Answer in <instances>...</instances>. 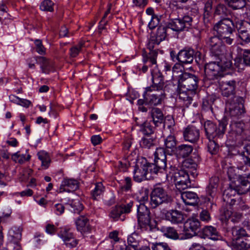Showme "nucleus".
<instances>
[{"mask_svg": "<svg viewBox=\"0 0 250 250\" xmlns=\"http://www.w3.org/2000/svg\"><path fill=\"white\" fill-rule=\"evenodd\" d=\"M217 35L220 37L227 44H232L234 38L233 33L235 32V25L230 19L220 20L213 27Z\"/></svg>", "mask_w": 250, "mask_h": 250, "instance_id": "1", "label": "nucleus"}, {"mask_svg": "<svg viewBox=\"0 0 250 250\" xmlns=\"http://www.w3.org/2000/svg\"><path fill=\"white\" fill-rule=\"evenodd\" d=\"M230 14V11L223 3H219L215 6L214 15L218 17L220 20L230 19L228 16Z\"/></svg>", "mask_w": 250, "mask_h": 250, "instance_id": "24", "label": "nucleus"}, {"mask_svg": "<svg viewBox=\"0 0 250 250\" xmlns=\"http://www.w3.org/2000/svg\"><path fill=\"white\" fill-rule=\"evenodd\" d=\"M233 9L242 8L246 5V0H224Z\"/></svg>", "mask_w": 250, "mask_h": 250, "instance_id": "41", "label": "nucleus"}, {"mask_svg": "<svg viewBox=\"0 0 250 250\" xmlns=\"http://www.w3.org/2000/svg\"><path fill=\"white\" fill-rule=\"evenodd\" d=\"M39 159L42 162V167L44 169L47 168L51 162L49 154L44 151H41L37 154Z\"/></svg>", "mask_w": 250, "mask_h": 250, "instance_id": "36", "label": "nucleus"}, {"mask_svg": "<svg viewBox=\"0 0 250 250\" xmlns=\"http://www.w3.org/2000/svg\"><path fill=\"white\" fill-rule=\"evenodd\" d=\"M79 188L78 182L73 179H64L60 186L59 192H72Z\"/></svg>", "mask_w": 250, "mask_h": 250, "instance_id": "20", "label": "nucleus"}, {"mask_svg": "<svg viewBox=\"0 0 250 250\" xmlns=\"http://www.w3.org/2000/svg\"><path fill=\"white\" fill-rule=\"evenodd\" d=\"M222 41L223 40L217 35L210 37L208 42V44L209 49L218 45L221 44V43H222Z\"/></svg>", "mask_w": 250, "mask_h": 250, "instance_id": "51", "label": "nucleus"}, {"mask_svg": "<svg viewBox=\"0 0 250 250\" xmlns=\"http://www.w3.org/2000/svg\"><path fill=\"white\" fill-rule=\"evenodd\" d=\"M129 246L138 249L139 246V236L136 233H133L127 238Z\"/></svg>", "mask_w": 250, "mask_h": 250, "instance_id": "46", "label": "nucleus"}, {"mask_svg": "<svg viewBox=\"0 0 250 250\" xmlns=\"http://www.w3.org/2000/svg\"><path fill=\"white\" fill-rule=\"evenodd\" d=\"M193 147L190 145H181L176 148L175 153L179 158H185L192 152Z\"/></svg>", "mask_w": 250, "mask_h": 250, "instance_id": "33", "label": "nucleus"}, {"mask_svg": "<svg viewBox=\"0 0 250 250\" xmlns=\"http://www.w3.org/2000/svg\"><path fill=\"white\" fill-rule=\"evenodd\" d=\"M149 172V166L146 159L141 158L137 160L134 169V180L141 182L147 179L146 175Z\"/></svg>", "mask_w": 250, "mask_h": 250, "instance_id": "9", "label": "nucleus"}, {"mask_svg": "<svg viewBox=\"0 0 250 250\" xmlns=\"http://www.w3.org/2000/svg\"><path fill=\"white\" fill-rule=\"evenodd\" d=\"M162 231L164 232V235L168 238L176 240L179 239V235L176 230L172 227L163 228Z\"/></svg>", "mask_w": 250, "mask_h": 250, "instance_id": "40", "label": "nucleus"}, {"mask_svg": "<svg viewBox=\"0 0 250 250\" xmlns=\"http://www.w3.org/2000/svg\"><path fill=\"white\" fill-rule=\"evenodd\" d=\"M22 229L21 226H13L9 230L8 236L9 240L17 244L21 239Z\"/></svg>", "mask_w": 250, "mask_h": 250, "instance_id": "27", "label": "nucleus"}, {"mask_svg": "<svg viewBox=\"0 0 250 250\" xmlns=\"http://www.w3.org/2000/svg\"><path fill=\"white\" fill-rule=\"evenodd\" d=\"M180 197L183 202L188 205H195L199 201L198 195L195 192L192 191L181 192Z\"/></svg>", "mask_w": 250, "mask_h": 250, "instance_id": "21", "label": "nucleus"}, {"mask_svg": "<svg viewBox=\"0 0 250 250\" xmlns=\"http://www.w3.org/2000/svg\"><path fill=\"white\" fill-rule=\"evenodd\" d=\"M59 236L62 239L64 243L68 239L74 237L73 234L70 231L69 229H63L59 233Z\"/></svg>", "mask_w": 250, "mask_h": 250, "instance_id": "52", "label": "nucleus"}, {"mask_svg": "<svg viewBox=\"0 0 250 250\" xmlns=\"http://www.w3.org/2000/svg\"><path fill=\"white\" fill-rule=\"evenodd\" d=\"M208 152L211 155H215L219 151V146L215 140L212 139L209 140L208 144Z\"/></svg>", "mask_w": 250, "mask_h": 250, "instance_id": "50", "label": "nucleus"}, {"mask_svg": "<svg viewBox=\"0 0 250 250\" xmlns=\"http://www.w3.org/2000/svg\"><path fill=\"white\" fill-rule=\"evenodd\" d=\"M194 59H195V61L196 63L199 65L205 66L206 64L205 63L204 55L199 51H196V52H194Z\"/></svg>", "mask_w": 250, "mask_h": 250, "instance_id": "57", "label": "nucleus"}, {"mask_svg": "<svg viewBox=\"0 0 250 250\" xmlns=\"http://www.w3.org/2000/svg\"><path fill=\"white\" fill-rule=\"evenodd\" d=\"M183 136L186 141L195 143L199 139V130L193 126H188L183 131Z\"/></svg>", "mask_w": 250, "mask_h": 250, "instance_id": "18", "label": "nucleus"}, {"mask_svg": "<svg viewBox=\"0 0 250 250\" xmlns=\"http://www.w3.org/2000/svg\"><path fill=\"white\" fill-rule=\"evenodd\" d=\"M204 71L206 78L209 80H217L224 75L219 63L216 62L206 63L204 66Z\"/></svg>", "mask_w": 250, "mask_h": 250, "instance_id": "11", "label": "nucleus"}, {"mask_svg": "<svg viewBox=\"0 0 250 250\" xmlns=\"http://www.w3.org/2000/svg\"><path fill=\"white\" fill-rule=\"evenodd\" d=\"M238 83L239 82L234 79L222 82L220 84L222 95L224 97H231L230 98L236 97V89Z\"/></svg>", "mask_w": 250, "mask_h": 250, "instance_id": "14", "label": "nucleus"}, {"mask_svg": "<svg viewBox=\"0 0 250 250\" xmlns=\"http://www.w3.org/2000/svg\"><path fill=\"white\" fill-rule=\"evenodd\" d=\"M238 250H250V243L246 241H242L237 244Z\"/></svg>", "mask_w": 250, "mask_h": 250, "instance_id": "64", "label": "nucleus"}, {"mask_svg": "<svg viewBox=\"0 0 250 250\" xmlns=\"http://www.w3.org/2000/svg\"><path fill=\"white\" fill-rule=\"evenodd\" d=\"M220 56V61L217 62L219 63V65L221 67V70L223 72L227 69H229L231 67L232 62L230 59L225 58L223 55Z\"/></svg>", "mask_w": 250, "mask_h": 250, "instance_id": "47", "label": "nucleus"}, {"mask_svg": "<svg viewBox=\"0 0 250 250\" xmlns=\"http://www.w3.org/2000/svg\"><path fill=\"white\" fill-rule=\"evenodd\" d=\"M169 28L164 26H160L158 27L157 32L154 37L157 38L158 42H160L165 40L167 36V30Z\"/></svg>", "mask_w": 250, "mask_h": 250, "instance_id": "44", "label": "nucleus"}, {"mask_svg": "<svg viewBox=\"0 0 250 250\" xmlns=\"http://www.w3.org/2000/svg\"><path fill=\"white\" fill-rule=\"evenodd\" d=\"M68 205L71 208L70 210L74 213H79L83 208V206L79 198L72 200Z\"/></svg>", "mask_w": 250, "mask_h": 250, "instance_id": "39", "label": "nucleus"}, {"mask_svg": "<svg viewBox=\"0 0 250 250\" xmlns=\"http://www.w3.org/2000/svg\"><path fill=\"white\" fill-rule=\"evenodd\" d=\"M166 148L168 150L170 149L171 151H175L177 145V140L174 135H170L168 136L164 140Z\"/></svg>", "mask_w": 250, "mask_h": 250, "instance_id": "37", "label": "nucleus"}, {"mask_svg": "<svg viewBox=\"0 0 250 250\" xmlns=\"http://www.w3.org/2000/svg\"><path fill=\"white\" fill-rule=\"evenodd\" d=\"M132 206L133 202H130L126 205L116 206L112 208L109 216L114 220L116 221L120 219L124 221L125 219L124 214L129 213Z\"/></svg>", "mask_w": 250, "mask_h": 250, "instance_id": "13", "label": "nucleus"}, {"mask_svg": "<svg viewBox=\"0 0 250 250\" xmlns=\"http://www.w3.org/2000/svg\"><path fill=\"white\" fill-rule=\"evenodd\" d=\"M192 23V18L185 15L181 19H175L172 21L169 24V28L177 32L188 30L191 27Z\"/></svg>", "mask_w": 250, "mask_h": 250, "instance_id": "12", "label": "nucleus"}, {"mask_svg": "<svg viewBox=\"0 0 250 250\" xmlns=\"http://www.w3.org/2000/svg\"><path fill=\"white\" fill-rule=\"evenodd\" d=\"M104 187L101 182L97 183L95 185V188L91 191L92 198L94 200L97 199V197L100 195L104 191Z\"/></svg>", "mask_w": 250, "mask_h": 250, "instance_id": "48", "label": "nucleus"}, {"mask_svg": "<svg viewBox=\"0 0 250 250\" xmlns=\"http://www.w3.org/2000/svg\"><path fill=\"white\" fill-rule=\"evenodd\" d=\"M244 99L241 97H233L226 102V110L232 117L238 118L245 112Z\"/></svg>", "mask_w": 250, "mask_h": 250, "instance_id": "5", "label": "nucleus"}, {"mask_svg": "<svg viewBox=\"0 0 250 250\" xmlns=\"http://www.w3.org/2000/svg\"><path fill=\"white\" fill-rule=\"evenodd\" d=\"M163 121L164 127L169 129L170 131L171 132V130H173V127L175 125V121L173 117L170 116H167Z\"/></svg>", "mask_w": 250, "mask_h": 250, "instance_id": "56", "label": "nucleus"}, {"mask_svg": "<svg viewBox=\"0 0 250 250\" xmlns=\"http://www.w3.org/2000/svg\"><path fill=\"white\" fill-rule=\"evenodd\" d=\"M200 226V223L197 219L188 218L184 223L185 238L188 239L195 235Z\"/></svg>", "mask_w": 250, "mask_h": 250, "instance_id": "15", "label": "nucleus"}, {"mask_svg": "<svg viewBox=\"0 0 250 250\" xmlns=\"http://www.w3.org/2000/svg\"><path fill=\"white\" fill-rule=\"evenodd\" d=\"M245 124L241 121H233L230 124V130L229 134L233 135H240L244 130Z\"/></svg>", "mask_w": 250, "mask_h": 250, "instance_id": "34", "label": "nucleus"}, {"mask_svg": "<svg viewBox=\"0 0 250 250\" xmlns=\"http://www.w3.org/2000/svg\"><path fill=\"white\" fill-rule=\"evenodd\" d=\"M198 78L195 75L183 73L179 76L178 87L188 90L191 95H194L198 86Z\"/></svg>", "mask_w": 250, "mask_h": 250, "instance_id": "4", "label": "nucleus"}, {"mask_svg": "<svg viewBox=\"0 0 250 250\" xmlns=\"http://www.w3.org/2000/svg\"><path fill=\"white\" fill-rule=\"evenodd\" d=\"M172 201L171 197L169 196L165 190L161 187H155L151 191L150 205L153 208H157L163 203H170Z\"/></svg>", "mask_w": 250, "mask_h": 250, "instance_id": "6", "label": "nucleus"}, {"mask_svg": "<svg viewBox=\"0 0 250 250\" xmlns=\"http://www.w3.org/2000/svg\"><path fill=\"white\" fill-rule=\"evenodd\" d=\"M237 193V191L236 188H232L229 187L226 189L223 193V199L224 202L230 205H233L236 202V195Z\"/></svg>", "mask_w": 250, "mask_h": 250, "instance_id": "29", "label": "nucleus"}, {"mask_svg": "<svg viewBox=\"0 0 250 250\" xmlns=\"http://www.w3.org/2000/svg\"><path fill=\"white\" fill-rule=\"evenodd\" d=\"M155 159H167L165 150L164 148H157L154 153Z\"/></svg>", "mask_w": 250, "mask_h": 250, "instance_id": "60", "label": "nucleus"}, {"mask_svg": "<svg viewBox=\"0 0 250 250\" xmlns=\"http://www.w3.org/2000/svg\"><path fill=\"white\" fill-rule=\"evenodd\" d=\"M194 50L191 48H185L178 53L177 61L182 64L191 63L194 60Z\"/></svg>", "mask_w": 250, "mask_h": 250, "instance_id": "17", "label": "nucleus"}, {"mask_svg": "<svg viewBox=\"0 0 250 250\" xmlns=\"http://www.w3.org/2000/svg\"><path fill=\"white\" fill-rule=\"evenodd\" d=\"M232 234L236 239L248 236L246 230L243 228L235 227L232 228Z\"/></svg>", "mask_w": 250, "mask_h": 250, "instance_id": "45", "label": "nucleus"}, {"mask_svg": "<svg viewBox=\"0 0 250 250\" xmlns=\"http://www.w3.org/2000/svg\"><path fill=\"white\" fill-rule=\"evenodd\" d=\"M37 63L41 65L42 72L44 73H49L52 69V64L51 62L43 57H37L35 58Z\"/></svg>", "mask_w": 250, "mask_h": 250, "instance_id": "31", "label": "nucleus"}, {"mask_svg": "<svg viewBox=\"0 0 250 250\" xmlns=\"http://www.w3.org/2000/svg\"><path fill=\"white\" fill-rule=\"evenodd\" d=\"M143 97L149 105H157L162 103L165 98V94L163 90H157L155 88L146 87Z\"/></svg>", "mask_w": 250, "mask_h": 250, "instance_id": "10", "label": "nucleus"}, {"mask_svg": "<svg viewBox=\"0 0 250 250\" xmlns=\"http://www.w3.org/2000/svg\"><path fill=\"white\" fill-rule=\"evenodd\" d=\"M178 89L179 99L184 102L185 106L188 107V106L191 104L192 101V96L193 95L190 94V93L188 92V90L184 89V88L178 87Z\"/></svg>", "mask_w": 250, "mask_h": 250, "instance_id": "32", "label": "nucleus"}, {"mask_svg": "<svg viewBox=\"0 0 250 250\" xmlns=\"http://www.w3.org/2000/svg\"><path fill=\"white\" fill-rule=\"evenodd\" d=\"M77 229L81 232H89L91 229L89 219L84 216H79L75 221Z\"/></svg>", "mask_w": 250, "mask_h": 250, "instance_id": "23", "label": "nucleus"}, {"mask_svg": "<svg viewBox=\"0 0 250 250\" xmlns=\"http://www.w3.org/2000/svg\"><path fill=\"white\" fill-rule=\"evenodd\" d=\"M166 217L168 220L174 224L181 223L185 219L183 213L177 210L172 209L167 211Z\"/></svg>", "mask_w": 250, "mask_h": 250, "instance_id": "26", "label": "nucleus"}, {"mask_svg": "<svg viewBox=\"0 0 250 250\" xmlns=\"http://www.w3.org/2000/svg\"><path fill=\"white\" fill-rule=\"evenodd\" d=\"M149 172L151 174H157L158 172H162L167 167V159H155L154 163H149Z\"/></svg>", "mask_w": 250, "mask_h": 250, "instance_id": "22", "label": "nucleus"}, {"mask_svg": "<svg viewBox=\"0 0 250 250\" xmlns=\"http://www.w3.org/2000/svg\"><path fill=\"white\" fill-rule=\"evenodd\" d=\"M138 201L140 202V204H143L145 205V203L147 202L148 200V191L146 190L140 192L137 197Z\"/></svg>", "mask_w": 250, "mask_h": 250, "instance_id": "58", "label": "nucleus"}, {"mask_svg": "<svg viewBox=\"0 0 250 250\" xmlns=\"http://www.w3.org/2000/svg\"><path fill=\"white\" fill-rule=\"evenodd\" d=\"M150 115L155 126H158L163 123L164 117L160 109L156 107L152 108L150 111Z\"/></svg>", "mask_w": 250, "mask_h": 250, "instance_id": "30", "label": "nucleus"}, {"mask_svg": "<svg viewBox=\"0 0 250 250\" xmlns=\"http://www.w3.org/2000/svg\"><path fill=\"white\" fill-rule=\"evenodd\" d=\"M140 130L145 136H150L154 132V127L150 122L146 121L141 125Z\"/></svg>", "mask_w": 250, "mask_h": 250, "instance_id": "42", "label": "nucleus"}, {"mask_svg": "<svg viewBox=\"0 0 250 250\" xmlns=\"http://www.w3.org/2000/svg\"><path fill=\"white\" fill-rule=\"evenodd\" d=\"M157 38L154 36H151L147 43V48L150 52L148 54H143V61L145 63H149V65H156V59L159 54H162L163 50H160L157 49H154L156 45L160 44Z\"/></svg>", "mask_w": 250, "mask_h": 250, "instance_id": "8", "label": "nucleus"}, {"mask_svg": "<svg viewBox=\"0 0 250 250\" xmlns=\"http://www.w3.org/2000/svg\"><path fill=\"white\" fill-rule=\"evenodd\" d=\"M219 181L218 177L216 176L212 177L209 179V184L206 190L207 194L210 196L208 198L209 202H211V199H213L216 196Z\"/></svg>", "mask_w": 250, "mask_h": 250, "instance_id": "25", "label": "nucleus"}, {"mask_svg": "<svg viewBox=\"0 0 250 250\" xmlns=\"http://www.w3.org/2000/svg\"><path fill=\"white\" fill-rule=\"evenodd\" d=\"M150 212L146 205L141 204L137 205V218L139 226L145 230H151Z\"/></svg>", "mask_w": 250, "mask_h": 250, "instance_id": "7", "label": "nucleus"}, {"mask_svg": "<svg viewBox=\"0 0 250 250\" xmlns=\"http://www.w3.org/2000/svg\"><path fill=\"white\" fill-rule=\"evenodd\" d=\"M125 184L121 187V189L124 191H127L131 189L132 183V180L129 177H126L124 179Z\"/></svg>", "mask_w": 250, "mask_h": 250, "instance_id": "61", "label": "nucleus"}, {"mask_svg": "<svg viewBox=\"0 0 250 250\" xmlns=\"http://www.w3.org/2000/svg\"><path fill=\"white\" fill-rule=\"evenodd\" d=\"M84 42H81L77 45L72 47L70 49V56L72 58L77 57L81 50L82 47L83 46Z\"/></svg>", "mask_w": 250, "mask_h": 250, "instance_id": "54", "label": "nucleus"}, {"mask_svg": "<svg viewBox=\"0 0 250 250\" xmlns=\"http://www.w3.org/2000/svg\"><path fill=\"white\" fill-rule=\"evenodd\" d=\"M211 54L214 56H222L226 50V46L224 44L221 43V44L215 46L209 49Z\"/></svg>", "mask_w": 250, "mask_h": 250, "instance_id": "49", "label": "nucleus"}, {"mask_svg": "<svg viewBox=\"0 0 250 250\" xmlns=\"http://www.w3.org/2000/svg\"><path fill=\"white\" fill-rule=\"evenodd\" d=\"M151 248L152 250H171L168 245L164 243H152Z\"/></svg>", "mask_w": 250, "mask_h": 250, "instance_id": "59", "label": "nucleus"}, {"mask_svg": "<svg viewBox=\"0 0 250 250\" xmlns=\"http://www.w3.org/2000/svg\"><path fill=\"white\" fill-rule=\"evenodd\" d=\"M183 167L187 168L186 170L193 169L195 170L197 168V165L194 161L190 159H187L183 162Z\"/></svg>", "mask_w": 250, "mask_h": 250, "instance_id": "55", "label": "nucleus"}, {"mask_svg": "<svg viewBox=\"0 0 250 250\" xmlns=\"http://www.w3.org/2000/svg\"><path fill=\"white\" fill-rule=\"evenodd\" d=\"M170 169L169 174H171V178L177 189L181 191L190 186V182L188 171L184 169H178L172 166L170 167Z\"/></svg>", "mask_w": 250, "mask_h": 250, "instance_id": "2", "label": "nucleus"}, {"mask_svg": "<svg viewBox=\"0 0 250 250\" xmlns=\"http://www.w3.org/2000/svg\"><path fill=\"white\" fill-rule=\"evenodd\" d=\"M200 218L203 221L208 222L211 219L210 214L207 209H203L200 213Z\"/></svg>", "mask_w": 250, "mask_h": 250, "instance_id": "63", "label": "nucleus"}, {"mask_svg": "<svg viewBox=\"0 0 250 250\" xmlns=\"http://www.w3.org/2000/svg\"><path fill=\"white\" fill-rule=\"evenodd\" d=\"M239 37L245 43L250 42V24L247 21H240L236 24Z\"/></svg>", "mask_w": 250, "mask_h": 250, "instance_id": "16", "label": "nucleus"}, {"mask_svg": "<svg viewBox=\"0 0 250 250\" xmlns=\"http://www.w3.org/2000/svg\"><path fill=\"white\" fill-rule=\"evenodd\" d=\"M227 121L223 119L217 125L210 121H207L204 124L206 134L208 140L221 138L224 136Z\"/></svg>", "mask_w": 250, "mask_h": 250, "instance_id": "3", "label": "nucleus"}, {"mask_svg": "<svg viewBox=\"0 0 250 250\" xmlns=\"http://www.w3.org/2000/svg\"><path fill=\"white\" fill-rule=\"evenodd\" d=\"M155 141L154 138L149 135H146L142 138L140 145L143 148H150L155 146Z\"/></svg>", "mask_w": 250, "mask_h": 250, "instance_id": "38", "label": "nucleus"}, {"mask_svg": "<svg viewBox=\"0 0 250 250\" xmlns=\"http://www.w3.org/2000/svg\"><path fill=\"white\" fill-rule=\"evenodd\" d=\"M152 84L148 87H152L157 90H162L164 88V77L158 70H154L151 72Z\"/></svg>", "mask_w": 250, "mask_h": 250, "instance_id": "19", "label": "nucleus"}, {"mask_svg": "<svg viewBox=\"0 0 250 250\" xmlns=\"http://www.w3.org/2000/svg\"><path fill=\"white\" fill-rule=\"evenodd\" d=\"M53 2L50 0H44L41 4L40 9L42 11L52 12Z\"/></svg>", "mask_w": 250, "mask_h": 250, "instance_id": "53", "label": "nucleus"}, {"mask_svg": "<svg viewBox=\"0 0 250 250\" xmlns=\"http://www.w3.org/2000/svg\"><path fill=\"white\" fill-rule=\"evenodd\" d=\"M243 62L246 65L250 66V49H245L243 51Z\"/></svg>", "mask_w": 250, "mask_h": 250, "instance_id": "62", "label": "nucleus"}, {"mask_svg": "<svg viewBox=\"0 0 250 250\" xmlns=\"http://www.w3.org/2000/svg\"><path fill=\"white\" fill-rule=\"evenodd\" d=\"M30 158L31 156L29 154H21L19 152L12 155V159L20 164H23L25 162L29 161Z\"/></svg>", "mask_w": 250, "mask_h": 250, "instance_id": "43", "label": "nucleus"}, {"mask_svg": "<svg viewBox=\"0 0 250 250\" xmlns=\"http://www.w3.org/2000/svg\"><path fill=\"white\" fill-rule=\"evenodd\" d=\"M202 233L204 236L213 240H221L223 238L217 229L211 226L204 227Z\"/></svg>", "mask_w": 250, "mask_h": 250, "instance_id": "28", "label": "nucleus"}, {"mask_svg": "<svg viewBox=\"0 0 250 250\" xmlns=\"http://www.w3.org/2000/svg\"><path fill=\"white\" fill-rule=\"evenodd\" d=\"M238 194H245L250 189V178H244L240 180V184L236 186Z\"/></svg>", "mask_w": 250, "mask_h": 250, "instance_id": "35", "label": "nucleus"}]
</instances>
